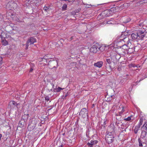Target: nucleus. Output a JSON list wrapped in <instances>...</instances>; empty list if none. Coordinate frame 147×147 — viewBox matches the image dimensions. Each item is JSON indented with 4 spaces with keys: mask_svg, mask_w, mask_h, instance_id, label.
<instances>
[{
    "mask_svg": "<svg viewBox=\"0 0 147 147\" xmlns=\"http://www.w3.org/2000/svg\"><path fill=\"white\" fill-rule=\"evenodd\" d=\"M127 34V32H124L122 33L120 36L117 37L116 41L118 45L120 44V43H122V44L125 45L127 44L128 45L131 44V43H129V40Z\"/></svg>",
    "mask_w": 147,
    "mask_h": 147,
    "instance_id": "1",
    "label": "nucleus"
},
{
    "mask_svg": "<svg viewBox=\"0 0 147 147\" xmlns=\"http://www.w3.org/2000/svg\"><path fill=\"white\" fill-rule=\"evenodd\" d=\"M119 47L118 52L120 55H123L127 53V49L128 48V46L126 45L122 44L121 46H119Z\"/></svg>",
    "mask_w": 147,
    "mask_h": 147,
    "instance_id": "2",
    "label": "nucleus"
},
{
    "mask_svg": "<svg viewBox=\"0 0 147 147\" xmlns=\"http://www.w3.org/2000/svg\"><path fill=\"white\" fill-rule=\"evenodd\" d=\"M101 46L98 43H96L93 45L90 49V51L91 52L93 53H96L98 51H102L100 48Z\"/></svg>",
    "mask_w": 147,
    "mask_h": 147,
    "instance_id": "3",
    "label": "nucleus"
},
{
    "mask_svg": "<svg viewBox=\"0 0 147 147\" xmlns=\"http://www.w3.org/2000/svg\"><path fill=\"white\" fill-rule=\"evenodd\" d=\"M36 42V39L32 37L29 38L27 41L26 44V49H27L29 45H32L33 44L34 42Z\"/></svg>",
    "mask_w": 147,
    "mask_h": 147,
    "instance_id": "4",
    "label": "nucleus"
},
{
    "mask_svg": "<svg viewBox=\"0 0 147 147\" xmlns=\"http://www.w3.org/2000/svg\"><path fill=\"white\" fill-rule=\"evenodd\" d=\"M115 127L113 125H110L108 127L107 130V134L113 135L115 131Z\"/></svg>",
    "mask_w": 147,
    "mask_h": 147,
    "instance_id": "5",
    "label": "nucleus"
},
{
    "mask_svg": "<svg viewBox=\"0 0 147 147\" xmlns=\"http://www.w3.org/2000/svg\"><path fill=\"white\" fill-rule=\"evenodd\" d=\"M58 63L57 61L55 60L50 61L48 64V66L51 69H53L57 66Z\"/></svg>",
    "mask_w": 147,
    "mask_h": 147,
    "instance_id": "6",
    "label": "nucleus"
},
{
    "mask_svg": "<svg viewBox=\"0 0 147 147\" xmlns=\"http://www.w3.org/2000/svg\"><path fill=\"white\" fill-rule=\"evenodd\" d=\"M88 111L86 108H84L82 109L80 113V115L82 117L84 118L88 116Z\"/></svg>",
    "mask_w": 147,
    "mask_h": 147,
    "instance_id": "7",
    "label": "nucleus"
},
{
    "mask_svg": "<svg viewBox=\"0 0 147 147\" xmlns=\"http://www.w3.org/2000/svg\"><path fill=\"white\" fill-rule=\"evenodd\" d=\"M111 135L107 134L105 137L106 140L109 144L111 143L114 140V137L112 136H111Z\"/></svg>",
    "mask_w": 147,
    "mask_h": 147,
    "instance_id": "8",
    "label": "nucleus"
},
{
    "mask_svg": "<svg viewBox=\"0 0 147 147\" xmlns=\"http://www.w3.org/2000/svg\"><path fill=\"white\" fill-rule=\"evenodd\" d=\"M136 47L133 46V47L130 48L128 47V48L127 49V53L130 54L133 53L134 51H137V50H136Z\"/></svg>",
    "mask_w": 147,
    "mask_h": 147,
    "instance_id": "9",
    "label": "nucleus"
},
{
    "mask_svg": "<svg viewBox=\"0 0 147 147\" xmlns=\"http://www.w3.org/2000/svg\"><path fill=\"white\" fill-rule=\"evenodd\" d=\"M109 11L108 10H106L104 11H103L100 15H101L102 16V17H108L109 16Z\"/></svg>",
    "mask_w": 147,
    "mask_h": 147,
    "instance_id": "10",
    "label": "nucleus"
},
{
    "mask_svg": "<svg viewBox=\"0 0 147 147\" xmlns=\"http://www.w3.org/2000/svg\"><path fill=\"white\" fill-rule=\"evenodd\" d=\"M103 64V62L102 61H100L95 63L94 65L95 66L100 68L102 67Z\"/></svg>",
    "mask_w": 147,
    "mask_h": 147,
    "instance_id": "11",
    "label": "nucleus"
},
{
    "mask_svg": "<svg viewBox=\"0 0 147 147\" xmlns=\"http://www.w3.org/2000/svg\"><path fill=\"white\" fill-rule=\"evenodd\" d=\"M138 35L137 32L133 33L131 34V36L133 39H138Z\"/></svg>",
    "mask_w": 147,
    "mask_h": 147,
    "instance_id": "12",
    "label": "nucleus"
},
{
    "mask_svg": "<svg viewBox=\"0 0 147 147\" xmlns=\"http://www.w3.org/2000/svg\"><path fill=\"white\" fill-rule=\"evenodd\" d=\"M52 58H53V57L51 56V55L48 54L45 55L42 58V59H45L47 60Z\"/></svg>",
    "mask_w": 147,
    "mask_h": 147,
    "instance_id": "13",
    "label": "nucleus"
},
{
    "mask_svg": "<svg viewBox=\"0 0 147 147\" xmlns=\"http://www.w3.org/2000/svg\"><path fill=\"white\" fill-rule=\"evenodd\" d=\"M147 133L146 130L143 131H142L141 135V137L142 138H144L146 136Z\"/></svg>",
    "mask_w": 147,
    "mask_h": 147,
    "instance_id": "14",
    "label": "nucleus"
},
{
    "mask_svg": "<svg viewBox=\"0 0 147 147\" xmlns=\"http://www.w3.org/2000/svg\"><path fill=\"white\" fill-rule=\"evenodd\" d=\"M143 118H141L140 119V123L138 125L136 126V128H140L141 125H142L143 123Z\"/></svg>",
    "mask_w": 147,
    "mask_h": 147,
    "instance_id": "15",
    "label": "nucleus"
},
{
    "mask_svg": "<svg viewBox=\"0 0 147 147\" xmlns=\"http://www.w3.org/2000/svg\"><path fill=\"white\" fill-rule=\"evenodd\" d=\"M137 33L138 35V40L139 38L141 36L142 34V33H144V32L142 31L141 30L138 31L137 32Z\"/></svg>",
    "mask_w": 147,
    "mask_h": 147,
    "instance_id": "16",
    "label": "nucleus"
},
{
    "mask_svg": "<svg viewBox=\"0 0 147 147\" xmlns=\"http://www.w3.org/2000/svg\"><path fill=\"white\" fill-rule=\"evenodd\" d=\"M51 9L50 8V7L49 6H45L44 7V10L47 12L49 11Z\"/></svg>",
    "mask_w": 147,
    "mask_h": 147,
    "instance_id": "17",
    "label": "nucleus"
},
{
    "mask_svg": "<svg viewBox=\"0 0 147 147\" xmlns=\"http://www.w3.org/2000/svg\"><path fill=\"white\" fill-rule=\"evenodd\" d=\"M63 89V88H62L61 87H59L57 88H55L54 89V91L55 92H60L61 90H62Z\"/></svg>",
    "mask_w": 147,
    "mask_h": 147,
    "instance_id": "18",
    "label": "nucleus"
},
{
    "mask_svg": "<svg viewBox=\"0 0 147 147\" xmlns=\"http://www.w3.org/2000/svg\"><path fill=\"white\" fill-rule=\"evenodd\" d=\"M126 108V107H124V106H122L121 107V108L122 109V110L121 111L119 112V115H121L125 111V110H124V109L125 108Z\"/></svg>",
    "mask_w": 147,
    "mask_h": 147,
    "instance_id": "19",
    "label": "nucleus"
},
{
    "mask_svg": "<svg viewBox=\"0 0 147 147\" xmlns=\"http://www.w3.org/2000/svg\"><path fill=\"white\" fill-rule=\"evenodd\" d=\"M67 7V4H64L63 5V6L62 7V10H66Z\"/></svg>",
    "mask_w": 147,
    "mask_h": 147,
    "instance_id": "20",
    "label": "nucleus"
},
{
    "mask_svg": "<svg viewBox=\"0 0 147 147\" xmlns=\"http://www.w3.org/2000/svg\"><path fill=\"white\" fill-rule=\"evenodd\" d=\"M119 9V8L118 7H116L113 8L111 9V11H113V12H116L117 11H116V9Z\"/></svg>",
    "mask_w": 147,
    "mask_h": 147,
    "instance_id": "21",
    "label": "nucleus"
},
{
    "mask_svg": "<svg viewBox=\"0 0 147 147\" xmlns=\"http://www.w3.org/2000/svg\"><path fill=\"white\" fill-rule=\"evenodd\" d=\"M90 142L93 145L94 144H97L98 142V141L96 140H91Z\"/></svg>",
    "mask_w": 147,
    "mask_h": 147,
    "instance_id": "22",
    "label": "nucleus"
},
{
    "mask_svg": "<svg viewBox=\"0 0 147 147\" xmlns=\"http://www.w3.org/2000/svg\"><path fill=\"white\" fill-rule=\"evenodd\" d=\"M9 103L10 104H13V105L17 106L18 104L16 103V102H10Z\"/></svg>",
    "mask_w": 147,
    "mask_h": 147,
    "instance_id": "23",
    "label": "nucleus"
},
{
    "mask_svg": "<svg viewBox=\"0 0 147 147\" xmlns=\"http://www.w3.org/2000/svg\"><path fill=\"white\" fill-rule=\"evenodd\" d=\"M142 36H141L139 38L138 40H142L143 39V38L145 36V35L144 34V33H142Z\"/></svg>",
    "mask_w": 147,
    "mask_h": 147,
    "instance_id": "24",
    "label": "nucleus"
},
{
    "mask_svg": "<svg viewBox=\"0 0 147 147\" xmlns=\"http://www.w3.org/2000/svg\"><path fill=\"white\" fill-rule=\"evenodd\" d=\"M107 62L109 64H110L111 63V60L110 59L107 58L106 59Z\"/></svg>",
    "mask_w": 147,
    "mask_h": 147,
    "instance_id": "25",
    "label": "nucleus"
},
{
    "mask_svg": "<svg viewBox=\"0 0 147 147\" xmlns=\"http://www.w3.org/2000/svg\"><path fill=\"white\" fill-rule=\"evenodd\" d=\"M115 57V59L116 60L119 59L121 57L118 55L116 54V55L115 56H113V57Z\"/></svg>",
    "mask_w": 147,
    "mask_h": 147,
    "instance_id": "26",
    "label": "nucleus"
},
{
    "mask_svg": "<svg viewBox=\"0 0 147 147\" xmlns=\"http://www.w3.org/2000/svg\"><path fill=\"white\" fill-rule=\"evenodd\" d=\"M131 117L132 116H131L130 117H129L125 119L124 120L126 121H129L131 120Z\"/></svg>",
    "mask_w": 147,
    "mask_h": 147,
    "instance_id": "27",
    "label": "nucleus"
},
{
    "mask_svg": "<svg viewBox=\"0 0 147 147\" xmlns=\"http://www.w3.org/2000/svg\"><path fill=\"white\" fill-rule=\"evenodd\" d=\"M2 42L3 43V44L5 45H6L8 44V42L6 41H4L3 40L2 41Z\"/></svg>",
    "mask_w": 147,
    "mask_h": 147,
    "instance_id": "28",
    "label": "nucleus"
},
{
    "mask_svg": "<svg viewBox=\"0 0 147 147\" xmlns=\"http://www.w3.org/2000/svg\"><path fill=\"white\" fill-rule=\"evenodd\" d=\"M139 128H136V126L135 129L134 130V131L135 133L136 134L137 133L138 130Z\"/></svg>",
    "mask_w": 147,
    "mask_h": 147,
    "instance_id": "29",
    "label": "nucleus"
},
{
    "mask_svg": "<svg viewBox=\"0 0 147 147\" xmlns=\"http://www.w3.org/2000/svg\"><path fill=\"white\" fill-rule=\"evenodd\" d=\"M45 100H50V98L49 97V96H46L45 97Z\"/></svg>",
    "mask_w": 147,
    "mask_h": 147,
    "instance_id": "30",
    "label": "nucleus"
},
{
    "mask_svg": "<svg viewBox=\"0 0 147 147\" xmlns=\"http://www.w3.org/2000/svg\"><path fill=\"white\" fill-rule=\"evenodd\" d=\"M87 144L90 147H92L93 146V145L92 144V143L91 142H90V143H88Z\"/></svg>",
    "mask_w": 147,
    "mask_h": 147,
    "instance_id": "31",
    "label": "nucleus"
},
{
    "mask_svg": "<svg viewBox=\"0 0 147 147\" xmlns=\"http://www.w3.org/2000/svg\"><path fill=\"white\" fill-rule=\"evenodd\" d=\"M77 12H76L75 11H73L71 13V14L73 15H75L76 14V13H77Z\"/></svg>",
    "mask_w": 147,
    "mask_h": 147,
    "instance_id": "32",
    "label": "nucleus"
},
{
    "mask_svg": "<svg viewBox=\"0 0 147 147\" xmlns=\"http://www.w3.org/2000/svg\"><path fill=\"white\" fill-rule=\"evenodd\" d=\"M139 146H142V143L140 141V140H139Z\"/></svg>",
    "mask_w": 147,
    "mask_h": 147,
    "instance_id": "33",
    "label": "nucleus"
},
{
    "mask_svg": "<svg viewBox=\"0 0 147 147\" xmlns=\"http://www.w3.org/2000/svg\"><path fill=\"white\" fill-rule=\"evenodd\" d=\"M51 86H52V88H54V84L53 83V82H52L51 84Z\"/></svg>",
    "mask_w": 147,
    "mask_h": 147,
    "instance_id": "34",
    "label": "nucleus"
},
{
    "mask_svg": "<svg viewBox=\"0 0 147 147\" xmlns=\"http://www.w3.org/2000/svg\"><path fill=\"white\" fill-rule=\"evenodd\" d=\"M28 115V114H27V115H23V116H22V119H24V118H25V117L26 116H27V115Z\"/></svg>",
    "mask_w": 147,
    "mask_h": 147,
    "instance_id": "35",
    "label": "nucleus"
},
{
    "mask_svg": "<svg viewBox=\"0 0 147 147\" xmlns=\"http://www.w3.org/2000/svg\"><path fill=\"white\" fill-rule=\"evenodd\" d=\"M2 58L0 57V63H1L2 61Z\"/></svg>",
    "mask_w": 147,
    "mask_h": 147,
    "instance_id": "36",
    "label": "nucleus"
},
{
    "mask_svg": "<svg viewBox=\"0 0 147 147\" xmlns=\"http://www.w3.org/2000/svg\"><path fill=\"white\" fill-rule=\"evenodd\" d=\"M143 1H144L143 3H147V0H143Z\"/></svg>",
    "mask_w": 147,
    "mask_h": 147,
    "instance_id": "37",
    "label": "nucleus"
},
{
    "mask_svg": "<svg viewBox=\"0 0 147 147\" xmlns=\"http://www.w3.org/2000/svg\"><path fill=\"white\" fill-rule=\"evenodd\" d=\"M33 70V69L32 68H31L30 69V72H32Z\"/></svg>",
    "mask_w": 147,
    "mask_h": 147,
    "instance_id": "38",
    "label": "nucleus"
},
{
    "mask_svg": "<svg viewBox=\"0 0 147 147\" xmlns=\"http://www.w3.org/2000/svg\"><path fill=\"white\" fill-rule=\"evenodd\" d=\"M2 136V134H0V141L1 140V138Z\"/></svg>",
    "mask_w": 147,
    "mask_h": 147,
    "instance_id": "39",
    "label": "nucleus"
},
{
    "mask_svg": "<svg viewBox=\"0 0 147 147\" xmlns=\"http://www.w3.org/2000/svg\"><path fill=\"white\" fill-rule=\"evenodd\" d=\"M73 36H72V37H71L70 38V40H72L73 39Z\"/></svg>",
    "mask_w": 147,
    "mask_h": 147,
    "instance_id": "40",
    "label": "nucleus"
},
{
    "mask_svg": "<svg viewBox=\"0 0 147 147\" xmlns=\"http://www.w3.org/2000/svg\"><path fill=\"white\" fill-rule=\"evenodd\" d=\"M111 98H115V96L113 95V96H111Z\"/></svg>",
    "mask_w": 147,
    "mask_h": 147,
    "instance_id": "41",
    "label": "nucleus"
},
{
    "mask_svg": "<svg viewBox=\"0 0 147 147\" xmlns=\"http://www.w3.org/2000/svg\"><path fill=\"white\" fill-rule=\"evenodd\" d=\"M111 23H110V21H108L107 22V24H111Z\"/></svg>",
    "mask_w": 147,
    "mask_h": 147,
    "instance_id": "42",
    "label": "nucleus"
},
{
    "mask_svg": "<svg viewBox=\"0 0 147 147\" xmlns=\"http://www.w3.org/2000/svg\"><path fill=\"white\" fill-rule=\"evenodd\" d=\"M94 104H93L92 105V107H94Z\"/></svg>",
    "mask_w": 147,
    "mask_h": 147,
    "instance_id": "43",
    "label": "nucleus"
},
{
    "mask_svg": "<svg viewBox=\"0 0 147 147\" xmlns=\"http://www.w3.org/2000/svg\"><path fill=\"white\" fill-rule=\"evenodd\" d=\"M10 5V4L9 3H8L7 5V6H8Z\"/></svg>",
    "mask_w": 147,
    "mask_h": 147,
    "instance_id": "44",
    "label": "nucleus"
},
{
    "mask_svg": "<svg viewBox=\"0 0 147 147\" xmlns=\"http://www.w3.org/2000/svg\"><path fill=\"white\" fill-rule=\"evenodd\" d=\"M61 1H68L69 2H70V1H69L68 0H62Z\"/></svg>",
    "mask_w": 147,
    "mask_h": 147,
    "instance_id": "45",
    "label": "nucleus"
},
{
    "mask_svg": "<svg viewBox=\"0 0 147 147\" xmlns=\"http://www.w3.org/2000/svg\"><path fill=\"white\" fill-rule=\"evenodd\" d=\"M111 100H112V99H111V100H109L108 101H111ZM106 101H107V100H106Z\"/></svg>",
    "mask_w": 147,
    "mask_h": 147,
    "instance_id": "46",
    "label": "nucleus"
},
{
    "mask_svg": "<svg viewBox=\"0 0 147 147\" xmlns=\"http://www.w3.org/2000/svg\"><path fill=\"white\" fill-rule=\"evenodd\" d=\"M133 47V46H129V47H130V48H131V47Z\"/></svg>",
    "mask_w": 147,
    "mask_h": 147,
    "instance_id": "47",
    "label": "nucleus"
},
{
    "mask_svg": "<svg viewBox=\"0 0 147 147\" xmlns=\"http://www.w3.org/2000/svg\"><path fill=\"white\" fill-rule=\"evenodd\" d=\"M14 5H15V6H16L17 5L16 4V3H14Z\"/></svg>",
    "mask_w": 147,
    "mask_h": 147,
    "instance_id": "48",
    "label": "nucleus"
},
{
    "mask_svg": "<svg viewBox=\"0 0 147 147\" xmlns=\"http://www.w3.org/2000/svg\"><path fill=\"white\" fill-rule=\"evenodd\" d=\"M59 147H62V146L61 145L59 146Z\"/></svg>",
    "mask_w": 147,
    "mask_h": 147,
    "instance_id": "49",
    "label": "nucleus"
},
{
    "mask_svg": "<svg viewBox=\"0 0 147 147\" xmlns=\"http://www.w3.org/2000/svg\"><path fill=\"white\" fill-rule=\"evenodd\" d=\"M105 123V121L104 122V124L105 125L106 124V123Z\"/></svg>",
    "mask_w": 147,
    "mask_h": 147,
    "instance_id": "50",
    "label": "nucleus"
},
{
    "mask_svg": "<svg viewBox=\"0 0 147 147\" xmlns=\"http://www.w3.org/2000/svg\"><path fill=\"white\" fill-rule=\"evenodd\" d=\"M121 128H122V129H124V128H123V127H121Z\"/></svg>",
    "mask_w": 147,
    "mask_h": 147,
    "instance_id": "51",
    "label": "nucleus"
},
{
    "mask_svg": "<svg viewBox=\"0 0 147 147\" xmlns=\"http://www.w3.org/2000/svg\"><path fill=\"white\" fill-rule=\"evenodd\" d=\"M123 126V124H122V125H121V126Z\"/></svg>",
    "mask_w": 147,
    "mask_h": 147,
    "instance_id": "52",
    "label": "nucleus"
},
{
    "mask_svg": "<svg viewBox=\"0 0 147 147\" xmlns=\"http://www.w3.org/2000/svg\"><path fill=\"white\" fill-rule=\"evenodd\" d=\"M141 80H139V82H140V81Z\"/></svg>",
    "mask_w": 147,
    "mask_h": 147,
    "instance_id": "53",
    "label": "nucleus"
}]
</instances>
